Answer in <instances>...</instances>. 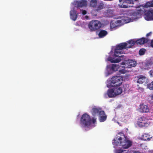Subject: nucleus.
Masks as SVG:
<instances>
[{"label":"nucleus","mask_w":153,"mask_h":153,"mask_svg":"<svg viewBox=\"0 0 153 153\" xmlns=\"http://www.w3.org/2000/svg\"><path fill=\"white\" fill-rule=\"evenodd\" d=\"M121 134L123 135V138L117 137L115 138L114 140L113 143L115 144L116 145H118L119 142H120L119 145L122 147V148L116 150V153H122L123 152L125 151V150H124L123 149H128L132 145V142L127 140L125 135L123 133Z\"/></svg>","instance_id":"f257e3e1"},{"label":"nucleus","mask_w":153,"mask_h":153,"mask_svg":"<svg viewBox=\"0 0 153 153\" xmlns=\"http://www.w3.org/2000/svg\"><path fill=\"white\" fill-rule=\"evenodd\" d=\"M126 42L122 43L117 45L114 50V55L116 57H118V58L115 59L114 58L109 57L108 58V61H110L111 63H115L119 62L123 60L124 56L120 55L123 53L122 52L123 49H126Z\"/></svg>","instance_id":"f03ea898"},{"label":"nucleus","mask_w":153,"mask_h":153,"mask_svg":"<svg viewBox=\"0 0 153 153\" xmlns=\"http://www.w3.org/2000/svg\"><path fill=\"white\" fill-rule=\"evenodd\" d=\"M91 123V119L90 116L86 113L83 114L82 116L80 125L83 128H88Z\"/></svg>","instance_id":"7ed1b4c3"},{"label":"nucleus","mask_w":153,"mask_h":153,"mask_svg":"<svg viewBox=\"0 0 153 153\" xmlns=\"http://www.w3.org/2000/svg\"><path fill=\"white\" fill-rule=\"evenodd\" d=\"M88 26L91 31H94L99 29L101 27L102 24L98 20H93L89 22Z\"/></svg>","instance_id":"20e7f679"},{"label":"nucleus","mask_w":153,"mask_h":153,"mask_svg":"<svg viewBox=\"0 0 153 153\" xmlns=\"http://www.w3.org/2000/svg\"><path fill=\"white\" fill-rule=\"evenodd\" d=\"M123 79L122 77L120 76H113L110 80L111 84L114 86H120L122 83Z\"/></svg>","instance_id":"39448f33"},{"label":"nucleus","mask_w":153,"mask_h":153,"mask_svg":"<svg viewBox=\"0 0 153 153\" xmlns=\"http://www.w3.org/2000/svg\"><path fill=\"white\" fill-rule=\"evenodd\" d=\"M149 120L144 117H140L138 120L137 124L140 127H146L149 126Z\"/></svg>","instance_id":"423d86ee"},{"label":"nucleus","mask_w":153,"mask_h":153,"mask_svg":"<svg viewBox=\"0 0 153 153\" xmlns=\"http://www.w3.org/2000/svg\"><path fill=\"white\" fill-rule=\"evenodd\" d=\"M105 8V4L103 2L101 1L98 2L97 7L96 9H94L91 12V14L94 16H97V12Z\"/></svg>","instance_id":"0eeeda50"},{"label":"nucleus","mask_w":153,"mask_h":153,"mask_svg":"<svg viewBox=\"0 0 153 153\" xmlns=\"http://www.w3.org/2000/svg\"><path fill=\"white\" fill-rule=\"evenodd\" d=\"M137 0H119L120 3L119 6L121 8H126L130 7L127 4H134V1Z\"/></svg>","instance_id":"6e6552de"},{"label":"nucleus","mask_w":153,"mask_h":153,"mask_svg":"<svg viewBox=\"0 0 153 153\" xmlns=\"http://www.w3.org/2000/svg\"><path fill=\"white\" fill-rule=\"evenodd\" d=\"M135 44L140 45L144 44L145 43H147L149 41V39L148 38L142 37L140 39H134Z\"/></svg>","instance_id":"1a4fd4ad"},{"label":"nucleus","mask_w":153,"mask_h":153,"mask_svg":"<svg viewBox=\"0 0 153 153\" xmlns=\"http://www.w3.org/2000/svg\"><path fill=\"white\" fill-rule=\"evenodd\" d=\"M99 120L101 122L105 121L106 119L107 116L103 111H101L99 114Z\"/></svg>","instance_id":"9d476101"},{"label":"nucleus","mask_w":153,"mask_h":153,"mask_svg":"<svg viewBox=\"0 0 153 153\" xmlns=\"http://www.w3.org/2000/svg\"><path fill=\"white\" fill-rule=\"evenodd\" d=\"M139 110L141 112L147 113L149 111V109L148 106L142 104L140 105Z\"/></svg>","instance_id":"9b49d317"},{"label":"nucleus","mask_w":153,"mask_h":153,"mask_svg":"<svg viewBox=\"0 0 153 153\" xmlns=\"http://www.w3.org/2000/svg\"><path fill=\"white\" fill-rule=\"evenodd\" d=\"M78 13L74 9L71 10L70 11V18L74 21H76L77 18Z\"/></svg>","instance_id":"f8f14e48"},{"label":"nucleus","mask_w":153,"mask_h":153,"mask_svg":"<svg viewBox=\"0 0 153 153\" xmlns=\"http://www.w3.org/2000/svg\"><path fill=\"white\" fill-rule=\"evenodd\" d=\"M138 79L137 81L138 83L140 84H142L145 83V84H146L147 82V78L145 76H143L142 75H140L138 77Z\"/></svg>","instance_id":"ddd939ff"},{"label":"nucleus","mask_w":153,"mask_h":153,"mask_svg":"<svg viewBox=\"0 0 153 153\" xmlns=\"http://www.w3.org/2000/svg\"><path fill=\"white\" fill-rule=\"evenodd\" d=\"M107 95L109 98L113 97L116 96L114 88L108 89L107 91V93L105 94V96H106Z\"/></svg>","instance_id":"4468645a"},{"label":"nucleus","mask_w":153,"mask_h":153,"mask_svg":"<svg viewBox=\"0 0 153 153\" xmlns=\"http://www.w3.org/2000/svg\"><path fill=\"white\" fill-rule=\"evenodd\" d=\"M77 7H82L86 6L87 5V1L85 0H82L76 2Z\"/></svg>","instance_id":"2eb2a0df"},{"label":"nucleus","mask_w":153,"mask_h":153,"mask_svg":"<svg viewBox=\"0 0 153 153\" xmlns=\"http://www.w3.org/2000/svg\"><path fill=\"white\" fill-rule=\"evenodd\" d=\"M128 14L126 13H124L121 15L120 18L122 19L123 22L124 23H127L130 21V19L128 17Z\"/></svg>","instance_id":"dca6fc26"},{"label":"nucleus","mask_w":153,"mask_h":153,"mask_svg":"<svg viewBox=\"0 0 153 153\" xmlns=\"http://www.w3.org/2000/svg\"><path fill=\"white\" fill-rule=\"evenodd\" d=\"M101 108H100L94 107L92 108L91 113L93 116H95L101 111Z\"/></svg>","instance_id":"f3484780"},{"label":"nucleus","mask_w":153,"mask_h":153,"mask_svg":"<svg viewBox=\"0 0 153 153\" xmlns=\"http://www.w3.org/2000/svg\"><path fill=\"white\" fill-rule=\"evenodd\" d=\"M126 42L127 44L126 47V49H127L131 48L132 46L135 44L134 39L130 40Z\"/></svg>","instance_id":"a211bd4d"},{"label":"nucleus","mask_w":153,"mask_h":153,"mask_svg":"<svg viewBox=\"0 0 153 153\" xmlns=\"http://www.w3.org/2000/svg\"><path fill=\"white\" fill-rule=\"evenodd\" d=\"M119 86H116L114 88V91L116 96L120 94L123 91V89L121 87H119Z\"/></svg>","instance_id":"6ab92c4d"},{"label":"nucleus","mask_w":153,"mask_h":153,"mask_svg":"<svg viewBox=\"0 0 153 153\" xmlns=\"http://www.w3.org/2000/svg\"><path fill=\"white\" fill-rule=\"evenodd\" d=\"M126 64H127L130 68L135 66L137 62L135 61L132 59H128L126 62Z\"/></svg>","instance_id":"aec40b11"},{"label":"nucleus","mask_w":153,"mask_h":153,"mask_svg":"<svg viewBox=\"0 0 153 153\" xmlns=\"http://www.w3.org/2000/svg\"><path fill=\"white\" fill-rule=\"evenodd\" d=\"M98 4L97 0H91L90 2V6L93 9H96Z\"/></svg>","instance_id":"412c9836"},{"label":"nucleus","mask_w":153,"mask_h":153,"mask_svg":"<svg viewBox=\"0 0 153 153\" xmlns=\"http://www.w3.org/2000/svg\"><path fill=\"white\" fill-rule=\"evenodd\" d=\"M107 33H108L106 31L101 30L100 31L98 34V36L100 38H102L106 36Z\"/></svg>","instance_id":"4be33fe9"},{"label":"nucleus","mask_w":153,"mask_h":153,"mask_svg":"<svg viewBox=\"0 0 153 153\" xmlns=\"http://www.w3.org/2000/svg\"><path fill=\"white\" fill-rule=\"evenodd\" d=\"M145 18H147L148 20L152 18V13L150 10L146 11L145 12Z\"/></svg>","instance_id":"5701e85b"},{"label":"nucleus","mask_w":153,"mask_h":153,"mask_svg":"<svg viewBox=\"0 0 153 153\" xmlns=\"http://www.w3.org/2000/svg\"><path fill=\"white\" fill-rule=\"evenodd\" d=\"M151 138H152V137L149 134H144L142 136V138L144 140H149Z\"/></svg>","instance_id":"b1692460"},{"label":"nucleus","mask_w":153,"mask_h":153,"mask_svg":"<svg viewBox=\"0 0 153 153\" xmlns=\"http://www.w3.org/2000/svg\"><path fill=\"white\" fill-rule=\"evenodd\" d=\"M140 12L139 10L133 11L131 12L132 15L135 17L134 18L136 19L140 15Z\"/></svg>","instance_id":"393cba45"},{"label":"nucleus","mask_w":153,"mask_h":153,"mask_svg":"<svg viewBox=\"0 0 153 153\" xmlns=\"http://www.w3.org/2000/svg\"><path fill=\"white\" fill-rule=\"evenodd\" d=\"M120 65L117 64H113L110 67L111 70L113 71H116L120 67Z\"/></svg>","instance_id":"a878e982"},{"label":"nucleus","mask_w":153,"mask_h":153,"mask_svg":"<svg viewBox=\"0 0 153 153\" xmlns=\"http://www.w3.org/2000/svg\"><path fill=\"white\" fill-rule=\"evenodd\" d=\"M113 13L114 11L111 9L107 10L106 12L107 16L108 17H111L113 16Z\"/></svg>","instance_id":"bb28decb"},{"label":"nucleus","mask_w":153,"mask_h":153,"mask_svg":"<svg viewBox=\"0 0 153 153\" xmlns=\"http://www.w3.org/2000/svg\"><path fill=\"white\" fill-rule=\"evenodd\" d=\"M153 7V0L151 1H148L146 2L144 7Z\"/></svg>","instance_id":"cd10ccee"},{"label":"nucleus","mask_w":153,"mask_h":153,"mask_svg":"<svg viewBox=\"0 0 153 153\" xmlns=\"http://www.w3.org/2000/svg\"><path fill=\"white\" fill-rule=\"evenodd\" d=\"M118 26V25H117L115 22H112L110 23V27L111 28H115Z\"/></svg>","instance_id":"c85d7f7f"},{"label":"nucleus","mask_w":153,"mask_h":153,"mask_svg":"<svg viewBox=\"0 0 153 153\" xmlns=\"http://www.w3.org/2000/svg\"><path fill=\"white\" fill-rule=\"evenodd\" d=\"M145 49H140L139 51V54L140 55H144L145 53Z\"/></svg>","instance_id":"c756f323"},{"label":"nucleus","mask_w":153,"mask_h":153,"mask_svg":"<svg viewBox=\"0 0 153 153\" xmlns=\"http://www.w3.org/2000/svg\"><path fill=\"white\" fill-rule=\"evenodd\" d=\"M117 25H118V26H120L122 23H123V22L122 19L121 20H117L115 21Z\"/></svg>","instance_id":"7c9ffc66"},{"label":"nucleus","mask_w":153,"mask_h":153,"mask_svg":"<svg viewBox=\"0 0 153 153\" xmlns=\"http://www.w3.org/2000/svg\"><path fill=\"white\" fill-rule=\"evenodd\" d=\"M147 87L150 89L153 90V81L149 84L147 85Z\"/></svg>","instance_id":"2f4dec72"},{"label":"nucleus","mask_w":153,"mask_h":153,"mask_svg":"<svg viewBox=\"0 0 153 153\" xmlns=\"http://www.w3.org/2000/svg\"><path fill=\"white\" fill-rule=\"evenodd\" d=\"M119 72L120 74H125L126 72V71L124 69L120 70H119Z\"/></svg>","instance_id":"473e14b6"},{"label":"nucleus","mask_w":153,"mask_h":153,"mask_svg":"<svg viewBox=\"0 0 153 153\" xmlns=\"http://www.w3.org/2000/svg\"><path fill=\"white\" fill-rule=\"evenodd\" d=\"M81 12H82V13L83 15H85L87 13V11L85 10H81Z\"/></svg>","instance_id":"72a5a7b5"},{"label":"nucleus","mask_w":153,"mask_h":153,"mask_svg":"<svg viewBox=\"0 0 153 153\" xmlns=\"http://www.w3.org/2000/svg\"><path fill=\"white\" fill-rule=\"evenodd\" d=\"M127 87V85H125L123 86V88H124V91H126L128 89V88H126V87Z\"/></svg>","instance_id":"f704fd0d"},{"label":"nucleus","mask_w":153,"mask_h":153,"mask_svg":"<svg viewBox=\"0 0 153 153\" xmlns=\"http://www.w3.org/2000/svg\"><path fill=\"white\" fill-rule=\"evenodd\" d=\"M149 73L150 75L152 76H153V70H151L150 71Z\"/></svg>","instance_id":"c9c22d12"},{"label":"nucleus","mask_w":153,"mask_h":153,"mask_svg":"<svg viewBox=\"0 0 153 153\" xmlns=\"http://www.w3.org/2000/svg\"><path fill=\"white\" fill-rule=\"evenodd\" d=\"M92 122L93 123H94L96 122V119L93 118L91 120V122Z\"/></svg>","instance_id":"e433bc0d"},{"label":"nucleus","mask_w":153,"mask_h":153,"mask_svg":"<svg viewBox=\"0 0 153 153\" xmlns=\"http://www.w3.org/2000/svg\"><path fill=\"white\" fill-rule=\"evenodd\" d=\"M152 34V32H150L149 33H148L146 35V37H148L149 36H150Z\"/></svg>","instance_id":"4c0bfd02"},{"label":"nucleus","mask_w":153,"mask_h":153,"mask_svg":"<svg viewBox=\"0 0 153 153\" xmlns=\"http://www.w3.org/2000/svg\"><path fill=\"white\" fill-rule=\"evenodd\" d=\"M150 98L152 100V102H153V95L151 96L150 97V98H148V99H149V101H150L149 99Z\"/></svg>","instance_id":"58836bf2"},{"label":"nucleus","mask_w":153,"mask_h":153,"mask_svg":"<svg viewBox=\"0 0 153 153\" xmlns=\"http://www.w3.org/2000/svg\"><path fill=\"white\" fill-rule=\"evenodd\" d=\"M151 45L152 47L153 48V40H152L151 42Z\"/></svg>","instance_id":"ea45409f"},{"label":"nucleus","mask_w":153,"mask_h":153,"mask_svg":"<svg viewBox=\"0 0 153 153\" xmlns=\"http://www.w3.org/2000/svg\"><path fill=\"white\" fill-rule=\"evenodd\" d=\"M126 62H122L121 63V64L122 65H125L126 64Z\"/></svg>","instance_id":"a19ab883"}]
</instances>
